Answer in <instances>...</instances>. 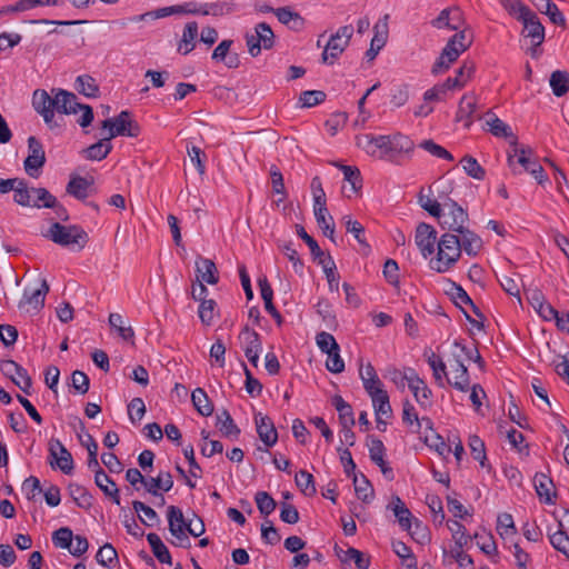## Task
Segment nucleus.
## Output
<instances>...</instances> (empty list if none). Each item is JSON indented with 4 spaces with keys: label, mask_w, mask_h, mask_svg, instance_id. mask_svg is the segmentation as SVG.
<instances>
[{
    "label": "nucleus",
    "mask_w": 569,
    "mask_h": 569,
    "mask_svg": "<svg viewBox=\"0 0 569 569\" xmlns=\"http://www.w3.org/2000/svg\"><path fill=\"white\" fill-rule=\"evenodd\" d=\"M234 10V4L231 1L217 0L214 2H198L192 1V14L194 16H211L214 18L230 14Z\"/></svg>",
    "instance_id": "17"
},
{
    "label": "nucleus",
    "mask_w": 569,
    "mask_h": 569,
    "mask_svg": "<svg viewBox=\"0 0 569 569\" xmlns=\"http://www.w3.org/2000/svg\"><path fill=\"white\" fill-rule=\"evenodd\" d=\"M112 146L110 143V139L108 137L101 139L100 141L93 143L89 148L86 149V157L89 160H102L104 159L111 151Z\"/></svg>",
    "instance_id": "50"
},
{
    "label": "nucleus",
    "mask_w": 569,
    "mask_h": 569,
    "mask_svg": "<svg viewBox=\"0 0 569 569\" xmlns=\"http://www.w3.org/2000/svg\"><path fill=\"white\" fill-rule=\"evenodd\" d=\"M172 14H192V1L183 2L181 4L163 7L153 11H149L139 16L133 17V22L146 21L147 17L151 20L166 18Z\"/></svg>",
    "instance_id": "22"
},
{
    "label": "nucleus",
    "mask_w": 569,
    "mask_h": 569,
    "mask_svg": "<svg viewBox=\"0 0 569 569\" xmlns=\"http://www.w3.org/2000/svg\"><path fill=\"white\" fill-rule=\"evenodd\" d=\"M508 162L515 173H530L532 166L539 163L532 156L531 150L523 148H515L512 153L508 154Z\"/></svg>",
    "instance_id": "18"
},
{
    "label": "nucleus",
    "mask_w": 569,
    "mask_h": 569,
    "mask_svg": "<svg viewBox=\"0 0 569 569\" xmlns=\"http://www.w3.org/2000/svg\"><path fill=\"white\" fill-rule=\"evenodd\" d=\"M475 538L477 539V546L480 548V550L486 553L487 556H496L497 555V543L495 541V538L489 532H477L475 535Z\"/></svg>",
    "instance_id": "56"
},
{
    "label": "nucleus",
    "mask_w": 569,
    "mask_h": 569,
    "mask_svg": "<svg viewBox=\"0 0 569 569\" xmlns=\"http://www.w3.org/2000/svg\"><path fill=\"white\" fill-rule=\"evenodd\" d=\"M419 148L427 151L429 154L439 158L445 159L448 161H452L453 157L452 154L445 149L442 146L436 143L433 140H423L419 143Z\"/></svg>",
    "instance_id": "58"
},
{
    "label": "nucleus",
    "mask_w": 569,
    "mask_h": 569,
    "mask_svg": "<svg viewBox=\"0 0 569 569\" xmlns=\"http://www.w3.org/2000/svg\"><path fill=\"white\" fill-rule=\"evenodd\" d=\"M460 240L461 252L465 251L470 257H476L482 249V239L469 229L467 226L456 233Z\"/></svg>",
    "instance_id": "30"
},
{
    "label": "nucleus",
    "mask_w": 569,
    "mask_h": 569,
    "mask_svg": "<svg viewBox=\"0 0 569 569\" xmlns=\"http://www.w3.org/2000/svg\"><path fill=\"white\" fill-rule=\"evenodd\" d=\"M535 487L537 495L546 503H553V485L552 481L545 475L535 476Z\"/></svg>",
    "instance_id": "46"
},
{
    "label": "nucleus",
    "mask_w": 569,
    "mask_h": 569,
    "mask_svg": "<svg viewBox=\"0 0 569 569\" xmlns=\"http://www.w3.org/2000/svg\"><path fill=\"white\" fill-rule=\"evenodd\" d=\"M315 340L319 350L325 355L336 350V348L339 346L336 338L327 331L318 332Z\"/></svg>",
    "instance_id": "63"
},
{
    "label": "nucleus",
    "mask_w": 569,
    "mask_h": 569,
    "mask_svg": "<svg viewBox=\"0 0 569 569\" xmlns=\"http://www.w3.org/2000/svg\"><path fill=\"white\" fill-rule=\"evenodd\" d=\"M497 532L505 541H511L515 538L517 529L510 513L503 512L498 516Z\"/></svg>",
    "instance_id": "43"
},
{
    "label": "nucleus",
    "mask_w": 569,
    "mask_h": 569,
    "mask_svg": "<svg viewBox=\"0 0 569 569\" xmlns=\"http://www.w3.org/2000/svg\"><path fill=\"white\" fill-rule=\"evenodd\" d=\"M296 483L306 496H313L317 491L313 476L306 470H300L296 475Z\"/></svg>",
    "instance_id": "60"
},
{
    "label": "nucleus",
    "mask_w": 569,
    "mask_h": 569,
    "mask_svg": "<svg viewBox=\"0 0 569 569\" xmlns=\"http://www.w3.org/2000/svg\"><path fill=\"white\" fill-rule=\"evenodd\" d=\"M191 400L196 410L203 417H209L213 412V405L207 392L202 388H197L191 393Z\"/></svg>",
    "instance_id": "42"
},
{
    "label": "nucleus",
    "mask_w": 569,
    "mask_h": 569,
    "mask_svg": "<svg viewBox=\"0 0 569 569\" xmlns=\"http://www.w3.org/2000/svg\"><path fill=\"white\" fill-rule=\"evenodd\" d=\"M63 0H19L13 4L4 7L2 13L24 12L42 7H59Z\"/></svg>",
    "instance_id": "35"
},
{
    "label": "nucleus",
    "mask_w": 569,
    "mask_h": 569,
    "mask_svg": "<svg viewBox=\"0 0 569 569\" xmlns=\"http://www.w3.org/2000/svg\"><path fill=\"white\" fill-rule=\"evenodd\" d=\"M217 427L219 431L228 438L236 439L240 433V429L237 427L227 410H223L217 415Z\"/></svg>",
    "instance_id": "44"
},
{
    "label": "nucleus",
    "mask_w": 569,
    "mask_h": 569,
    "mask_svg": "<svg viewBox=\"0 0 569 569\" xmlns=\"http://www.w3.org/2000/svg\"><path fill=\"white\" fill-rule=\"evenodd\" d=\"M1 372L8 377L21 391L30 395L32 381L27 370L13 360H3L0 365Z\"/></svg>",
    "instance_id": "16"
},
{
    "label": "nucleus",
    "mask_w": 569,
    "mask_h": 569,
    "mask_svg": "<svg viewBox=\"0 0 569 569\" xmlns=\"http://www.w3.org/2000/svg\"><path fill=\"white\" fill-rule=\"evenodd\" d=\"M198 37V23L196 21L188 22L182 30L181 39L177 46V51L183 56L189 54L194 50Z\"/></svg>",
    "instance_id": "31"
},
{
    "label": "nucleus",
    "mask_w": 569,
    "mask_h": 569,
    "mask_svg": "<svg viewBox=\"0 0 569 569\" xmlns=\"http://www.w3.org/2000/svg\"><path fill=\"white\" fill-rule=\"evenodd\" d=\"M461 164H462V168L465 170V172L476 179V180H482L485 179V176H486V171L485 169L479 164V162L477 161L476 158L471 157V156H465L462 159H461Z\"/></svg>",
    "instance_id": "55"
},
{
    "label": "nucleus",
    "mask_w": 569,
    "mask_h": 569,
    "mask_svg": "<svg viewBox=\"0 0 569 569\" xmlns=\"http://www.w3.org/2000/svg\"><path fill=\"white\" fill-rule=\"evenodd\" d=\"M375 36L371 40L370 48L366 52V56L369 60H372L377 57L379 51L385 47L387 37H388V16H385L381 20H379L375 27Z\"/></svg>",
    "instance_id": "28"
},
{
    "label": "nucleus",
    "mask_w": 569,
    "mask_h": 569,
    "mask_svg": "<svg viewBox=\"0 0 569 569\" xmlns=\"http://www.w3.org/2000/svg\"><path fill=\"white\" fill-rule=\"evenodd\" d=\"M32 107L42 117L49 129H57L61 123L56 117V111L62 114H76L80 127H88L93 120V111L90 106L81 104L74 93L64 89L53 88L50 93L44 89H37L32 93Z\"/></svg>",
    "instance_id": "1"
},
{
    "label": "nucleus",
    "mask_w": 569,
    "mask_h": 569,
    "mask_svg": "<svg viewBox=\"0 0 569 569\" xmlns=\"http://www.w3.org/2000/svg\"><path fill=\"white\" fill-rule=\"evenodd\" d=\"M46 162L44 150L39 140L34 137L28 138V157L23 162L27 174L32 178H38L40 170Z\"/></svg>",
    "instance_id": "12"
},
{
    "label": "nucleus",
    "mask_w": 569,
    "mask_h": 569,
    "mask_svg": "<svg viewBox=\"0 0 569 569\" xmlns=\"http://www.w3.org/2000/svg\"><path fill=\"white\" fill-rule=\"evenodd\" d=\"M393 552L402 559L403 563L409 569H417V559L413 556L411 549L402 541H393L392 542Z\"/></svg>",
    "instance_id": "54"
},
{
    "label": "nucleus",
    "mask_w": 569,
    "mask_h": 569,
    "mask_svg": "<svg viewBox=\"0 0 569 569\" xmlns=\"http://www.w3.org/2000/svg\"><path fill=\"white\" fill-rule=\"evenodd\" d=\"M476 96L473 93H466L461 97L458 111H457V120L458 121H468L476 111Z\"/></svg>",
    "instance_id": "49"
},
{
    "label": "nucleus",
    "mask_w": 569,
    "mask_h": 569,
    "mask_svg": "<svg viewBox=\"0 0 569 569\" xmlns=\"http://www.w3.org/2000/svg\"><path fill=\"white\" fill-rule=\"evenodd\" d=\"M438 240L432 226L423 222L417 226L415 242L425 259H430L435 254Z\"/></svg>",
    "instance_id": "11"
},
{
    "label": "nucleus",
    "mask_w": 569,
    "mask_h": 569,
    "mask_svg": "<svg viewBox=\"0 0 569 569\" xmlns=\"http://www.w3.org/2000/svg\"><path fill=\"white\" fill-rule=\"evenodd\" d=\"M132 507L137 513H142V516H140V520L146 526H153L159 520L157 512L143 502L133 501Z\"/></svg>",
    "instance_id": "62"
},
{
    "label": "nucleus",
    "mask_w": 569,
    "mask_h": 569,
    "mask_svg": "<svg viewBox=\"0 0 569 569\" xmlns=\"http://www.w3.org/2000/svg\"><path fill=\"white\" fill-rule=\"evenodd\" d=\"M197 279L201 282L216 284L219 280L218 270L214 262L208 258H198L196 260Z\"/></svg>",
    "instance_id": "38"
},
{
    "label": "nucleus",
    "mask_w": 569,
    "mask_h": 569,
    "mask_svg": "<svg viewBox=\"0 0 569 569\" xmlns=\"http://www.w3.org/2000/svg\"><path fill=\"white\" fill-rule=\"evenodd\" d=\"M147 541L152 550V553L161 563H172V558L167 546L157 533H148Z\"/></svg>",
    "instance_id": "41"
},
{
    "label": "nucleus",
    "mask_w": 569,
    "mask_h": 569,
    "mask_svg": "<svg viewBox=\"0 0 569 569\" xmlns=\"http://www.w3.org/2000/svg\"><path fill=\"white\" fill-rule=\"evenodd\" d=\"M94 470L96 485L106 496L111 498L116 505H120V495L116 482L101 468H96Z\"/></svg>",
    "instance_id": "37"
},
{
    "label": "nucleus",
    "mask_w": 569,
    "mask_h": 569,
    "mask_svg": "<svg viewBox=\"0 0 569 569\" xmlns=\"http://www.w3.org/2000/svg\"><path fill=\"white\" fill-rule=\"evenodd\" d=\"M387 509L392 511L393 516L397 518L399 526L406 530L410 531L412 527L413 516L411 511L407 508L405 502L398 496H392Z\"/></svg>",
    "instance_id": "27"
},
{
    "label": "nucleus",
    "mask_w": 569,
    "mask_h": 569,
    "mask_svg": "<svg viewBox=\"0 0 569 569\" xmlns=\"http://www.w3.org/2000/svg\"><path fill=\"white\" fill-rule=\"evenodd\" d=\"M173 487V479L170 472L161 471L157 477L146 478L144 489L154 497L160 496V491L167 492Z\"/></svg>",
    "instance_id": "36"
},
{
    "label": "nucleus",
    "mask_w": 569,
    "mask_h": 569,
    "mask_svg": "<svg viewBox=\"0 0 569 569\" xmlns=\"http://www.w3.org/2000/svg\"><path fill=\"white\" fill-rule=\"evenodd\" d=\"M357 146L368 156L395 164L411 159L416 149L413 140L399 131L391 134H362L357 138Z\"/></svg>",
    "instance_id": "2"
},
{
    "label": "nucleus",
    "mask_w": 569,
    "mask_h": 569,
    "mask_svg": "<svg viewBox=\"0 0 569 569\" xmlns=\"http://www.w3.org/2000/svg\"><path fill=\"white\" fill-rule=\"evenodd\" d=\"M418 202L430 216L437 218L442 229L451 233L456 234L469 224L467 211L451 199L443 202L432 199V188L421 189Z\"/></svg>",
    "instance_id": "3"
},
{
    "label": "nucleus",
    "mask_w": 569,
    "mask_h": 569,
    "mask_svg": "<svg viewBox=\"0 0 569 569\" xmlns=\"http://www.w3.org/2000/svg\"><path fill=\"white\" fill-rule=\"evenodd\" d=\"M233 41L222 40L213 50L211 59L216 62H223L229 69L238 68L240 61L237 53H231Z\"/></svg>",
    "instance_id": "32"
},
{
    "label": "nucleus",
    "mask_w": 569,
    "mask_h": 569,
    "mask_svg": "<svg viewBox=\"0 0 569 569\" xmlns=\"http://www.w3.org/2000/svg\"><path fill=\"white\" fill-rule=\"evenodd\" d=\"M167 518L169 531L174 539L171 543L177 547H189L190 540L186 533L188 520L184 518L181 509L176 506H169L167 509Z\"/></svg>",
    "instance_id": "9"
},
{
    "label": "nucleus",
    "mask_w": 569,
    "mask_h": 569,
    "mask_svg": "<svg viewBox=\"0 0 569 569\" xmlns=\"http://www.w3.org/2000/svg\"><path fill=\"white\" fill-rule=\"evenodd\" d=\"M335 166L342 171L345 181L348 183L342 187L343 194L348 198L357 194L362 187L359 169L357 167L346 164L335 163Z\"/></svg>",
    "instance_id": "26"
},
{
    "label": "nucleus",
    "mask_w": 569,
    "mask_h": 569,
    "mask_svg": "<svg viewBox=\"0 0 569 569\" xmlns=\"http://www.w3.org/2000/svg\"><path fill=\"white\" fill-rule=\"evenodd\" d=\"M475 71V63L472 61H465L456 71L455 77H449L442 83L448 91L461 90L472 79Z\"/></svg>",
    "instance_id": "20"
},
{
    "label": "nucleus",
    "mask_w": 569,
    "mask_h": 569,
    "mask_svg": "<svg viewBox=\"0 0 569 569\" xmlns=\"http://www.w3.org/2000/svg\"><path fill=\"white\" fill-rule=\"evenodd\" d=\"M530 306L545 321H552L557 318V310L546 301L543 295L533 290L528 297Z\"/></svg>",
    "instance_id": "33"
},
{
    "label": "nucleus",
    "mask_w": 569,
    "mask_h": 569,
    "mask_svg": "<svg viewBox=\"0 0 569 569\" xmlns=\"http://www.w3.org/2000/svg\"><path fill=\"white\" fill-rule=\"evenodd\" d=\"M49 465L52 469H59L66 475H70L73 471V458L59 440L50 442Z\"/></svg>",
    "instance_id": "14"
},
{
    "label": "nucleus",
    "mask_w": 569,
    "mask_h": 569,
    "mask_svg": "<svg viewBox=\"0 0 569 569\" xmlns=\"http://www.w3.org/2000/svg\"><path fill=\"white\" fill-rule=\"evenodd\" d=\"M254 423L259 439L266 448L273 447L278 441V432L272 420L267 416L258 413L254 416Z\"/></svg>",
    "instance_id": "21"
},
{
    "label": "nucleus",
    "mask_w": 569,
    "mask_h": 569,
    "mask_svg": "<svg viewBox=\"0 0 569 569\" xmlns=\"http://www.w3.org/2000/svg\"><path fill=\"white\" fill-rule=\"evenodd\" d=\"M33 207L36 208H56L57 198L46 188H32Z\"/></svg>",
    "instance_id": "53"
},
{
    "label": "nucleus",
    "mask_w": 569,
    "mask_h": 569,
    "mask_svg": "<svg viewBox=\"0 0 569 569\" xmlns=\"http://www.w3.org/2000/svg\"><path fill=\"white\" fill-rule=\"evenodd\" d=\"M371 401L376 413L377 428L383 431L387 426L386 419L390 418L392 412L389 395L386 391L372 397Z\"/></svg>",
    "instance_id": "29"
},
{
    "label": "nucleus",
    "mask_w": 569,
    "mask_h": 569,
    "mask_svg": "<svg viewBox=\"0 0 569 569\" xmlns=\"http://www.w3.org/2000/svg\"><path fill=\"white\" fill-rule=\"evenodd\" d=\"M77 90L88 98L96 97L98 93V86L90 76H79L76 80Z\"/></svg>",
    "instance_id": "61"
},
{
    "label": "nucleus",
    "mask_w": 569,
    "mask_h": 569,
    "mask_svg": "<svg viewBox=\"0 0 569 569\" xmlns=\"http://www.w3.org/2000/svg\"><path fill=\"white\" fill-rule=\"evenodd\" d=\"M46 237L57 244L72 249H82L88 242V234L82 228L78 226H63L59 222L51 224Z\"/></svg>",
    "instance_id": "6"
},
{
    "label": "nucleus",
    "mask_w": 569,
    "mask_h": 569,
    "mask_svg": "<svg viewBox=\"0 0 569 569\" xmlns=\"http://www.w3.org/2000/svg\"><path fill=\"white\" fill-rule=\"evenodd\" d=\"M518 20L521 21L523 24L526 37L530 38L531 40V56L537 57V48L545 40V27L541 24L537 14L532 12L530 9L528 10V14L521 16Z\"/></svg>",
    "instance_id": "13"
},
{
    "label": "nucleus",
    "mask_w": 569,
    "mask_h": 569,
    "mask_svg": "<svg viewBox=\"0 0 569 569\" xmlns=\"http://www.w3.org/2000/svg\"><path fill=\"white\" fill-rule=\"evenodd\" d=\"M332 403L338 411L339 420L342 427H352L355 425V417L351 406L346 402L340 396L333 398Z\"/></svg>",
    "instance_id": "48"
},
{
    "label": "nucleus",
    "mask_w": 569,
    "mask_h": 569,
    "mask_svg": "<svg viewBox=\"0 0 569 569\" xmlns=\"http://www.w3.org/2000/svg\"><path fill=\"white\" fill-rule=\"evenodd\" d=\"M273 12L279 22L295 31H299L305 27V19L298 12L288 7L278 8L273 10Z\"/></svg>",
    "instance_id": "40"
},
{
    "label": "nucleus",
    "mask_w": 569,
    "mask_h": 569,
    "mask_svg": "<svg viewBox=\"0 0 569 569\" xmlns=\"http://www.w3.org/2000/svg\"><path fill=\"white\" fill-rule=\"evenodd\" d=\"M415 373L416 370L410 367L398 369L390 366L386 369L385 377L388 378L398 389L403 390Z\"/></svg>",
    "instance_id": "39"
},
{
    "label": "nucleus",
    "mask_w": 569,
    "mask_h": 569,
    "mask_svg": "<svg viewBox=\"0 0 569 569\" xmlns=\"http://www.w3.org/2000/svg\"><path fill=\"white\" fill-rule=\"evenodd\" d=\"M49 291V286L44 279L41 280L37 287H27L23 291V297L20 302V308L26 306L33 310H39L44 305L46 296Z\"/></svg>",
    "instance_id": "19"
},
{
    "label": "nucleus",
    "mask_w": 569,
    "mask_h": 569,
    "mask_svg": "<svg viewBox=\"0 0 569 569\" xmlns=\"http://www.w3.org/2000/svg\"><path fill=\"white\" fill-rule=\"evenodd\" d=\"M549 540L556 550L569 558V533L567 531L558 529L549 535Z\"/></svg>",
    "instance_id": "59"
},
{
    "label": "nucleus",
    "mask_w": 569,
    "mask_h": 569,
    "mask_svg": "<svg viewBox=\"0 0 569 569\" xmlns=\"http://www.w3.org/2000/svg\"><path fill=\"white\" fill-rule=\"evenodd\" d=\"M407 387L409 388V390L413 395L415 400L421 408L427 409L431 407L432 391L427 386L426 381L422 378H420V376L417 372L410 379Z\"/></svg>",
    "instance_id": "24"
},
{
    "label": "nucleus",
    "mask_w": 569,
    "mask_h": 569,
    "mask_svg": "<svg viewBox=\"0 0 569 569\" xmlns=\"http://www.w3.org/2000/svg\"><path fill=\"white\" fill-rule=\"evenodd\" d=\"M274 43V34L270 26L266 22H260L254 27L252 33L246 34V44L248 52L252 57L260 54L261 50L271 49Z\"/></svg>",
    "instance_id": "8"
},
{
    "label": "nucleus",
    "mask_w": 569,
    "mask_h": 569,
    "mask_svg": "<svg viewBox=\"0 0 569 569\" xmlns=\"http://www.w3.org/2000/svg\"><path fill=\"white\" fill-rule=\"evenodd\" d=\"M552 93L556 97H561L569 91V72L556 70L551 73L549 79Z\"/></svg>",
    "instance_id": "45"
},
{
    "label": "nucleus",
    "mask_w": 569,
    "mask_h": 569,
    "mask_svg": "<svg viewBox=\"0 0 569 569\" xmlns=\"http://www.w3.org/2000/svg\"><path fill=\"white\" fill-rule=\"evenodd\" d=\"M90 184L91 182L83 177H72L67 186V192L79 200H83L89 194Z\"/></svg>",
    "instance_id": "47"
},
{
    "label": "nucleus",
    "mask_w": 569,
    "mask_h": 569,
    "mask_svg": "<svg viewBox=\"0 0 569 569\" xmlns=\"http://www.w3.org/2000/svg\"><path fill=\"white\" fill-rule=\"evenodd\" d=\"M109 325L126 341L131 340L134 336L132 328L126 326L123 317L119 313H110Z\"/></svg>",
    "instance_id": "52"
},
{
    "label": "nucleus",
    "mask_w": 569,
    "mask_h": 569,
    "mask_svg": "<svg viewBox=\"0 0 569 569\" xmlns=\"http://www.w3.org/2000/svg\"><path fill=\"white\" fill-rule=\"evenodd\" d=\"M368 449L370 459L380 468L383 476L388 479L393 478V471L385 460L386 448L381 440L375 437H369Z\"/></svg>",
    "instance_id": "25"
},
{
    "label": "nucleus",
    "mask_w": 569,
    "mask_h": 569,
    "mask_svg": "<svg viewBox=\"0 0 569 569\" xmlns=\"http://www.w3.org/2000/svg\"><path fill=\"white\" fill-rule=\"evenodd\" d=\"M436 249V256H431L429 267L439 273L448 272L461 256L460 240L451 232H446L439 238Z\"/></svg>",
    "instance_id": "4"
},
{
    "label": "nucleus",
    "mask_w": 569,
    "mask_h": 569,
    "mask_svg": "<svg viewBox=\"0 0 569 569\" xmlns=\"http://www.w3.org/2000/svg\"><path fill=\"white\" fill-rule=\"evenodd\" d=\"M96 559L97 562L101 566L111 567L114 562H117L118 555L116 549L110 543H106L98 550Z\"/></svg>",
    "instance_id": "64"
},
{
    "label": "nucleus",
    "mask_w": 569,
    "mask_h": 569,
    "mask_svg": "<svg viewBox=\"0 0 569 569\" xmlns=\"http://www.w3.org/2000/svg\"><path fill=\"white\" fill-rule=\"evenodd\" d=\"M432 27L437 29L459 30L463 24L462 12L459 8H446L436 19L431 21Z\"/></svg>",
    "instance_id": "23"
},
{
    "label": "nucleus",
    "mask_w": 569,
    "mask_h": 569,
    "mask_svg": "<svg viewBox=\"0 0 569 569\" xmlns=\"http://www.w3.org/2000/svg\"><path fill=\"white\" fill-rule=\"evenodd\" d=\"M429 188H432V199H436L439 202L450 199L448 196L453 189L452 181L448 179H439Z\"/></svg>",
    "instance_id": "57"
},
{
    "label": "nucleus",
    "mask_w": 569,
    "mask_h": 569,
    "mask_svg": "<svg viewBox=\"0 0 569 569\" xmlns=\"http://www.w3.org/2000/svg\"><path fill=\"white\" fill-rule=\"evenodd\" d=\"M239 341L249 362L257 367L262 351L258 332L246 326L239 333Z\"/></svg>",
    "instance_id": "15"
},
{
    "label": "nucleus",
    "mask_w": 569,
    "mask_h": 569,
    "mask_svg": "<svg viewBox=\"0 0 569 569\" xmlns=\"http://www.w3.org/2000/svg\"><path fill=\"white\" fill-rule=\"evenodd\" d=\"M450 377L448 382L459 391L466 392L470 387V379L467 367L458 359L450 366Z\"/></svg>",
    "instance_id": "34"
},
{
    "label": "nucleus",
    "mask_w": 569,
    "mask_h": 569,
    "mask_svg": "<svg viewBox=\"0 0 569 569\" xmlns=\"http://www.w3.org/2000/svg\"><path fill=\"white\" fill-rule=\"evenodd\" d=\"M472 38L467 34L466 30L455 33L432 67V73L438 74L448 70L450 66L471 46Z\"/></svg>",
    "instance_id": "5"
},
{
    "label": "nucleus",
    "mask_w": 569,
    "mask_h": 569,
    "mask_svg": "<svg viewBox=\"0 0 569 569\" xmlns=\"http://www.w3.org/2000/svg\"><path fill=\"white\" fill-rule=\"evenodd\" d=\"M352 34L353 27L351 24L340 27L337 32L329 38L321 54V61L326 64L332 66L349 46Z\"/></svg>",
    "instance_id": "7"
},
{
    "label": "nucleus",
    "mask_w": 569,
    "mask_h": 569,
    "mask_svg": "<svg viewBox=\"0 0 569 569\" xmlns=\"http://www.w3.org/2000/svg\"><path fill=\"white\" fill-rule=\"evenodd\" d=\"M102 129H108V139L116 138L118 136L138 137L140 128L136 121L130 118L128 111H121L120 114L114 119H106L102 122Z\"/></svg>",
    "instance_id": "10"
},
{
    "label": "nucleus",
    "mask_w": 569,
    "mask_h": 569,
    "mask_svg": "<svg viewBox=\"0 0 569 569\" xmlns=\"http://www.w3.org/2000/svg\"><path fill=\"white\" fill-rule=\"evenodd\" d=\"M13 200L22 207H33L32 188L29 189L24 180L19 179L16 189H13Z\"/></svg>",
    "instance_id": "51"
}]
</instances>
